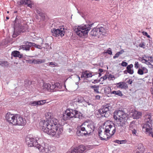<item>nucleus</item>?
I'll list each match as a JSON object with an SVG mask.
<instances>
[{
    "instance_id": "obj_59",
    "label": "nucleus",
    "mask_w": 153,
    "mask_h": 153,
    "mask_svg": "<svg viewBox=\"0 0 153 153\" xmlns=\"http://www.w3.org/2000/svg\"><path fill=\"white\" fill-rule=\"evenodd\" d=\"M33 64H38L37 59H33Z\"/></svg>"
},
{
    "instance_id": "obj_30",
    "label": "nucleus",
    "mask_w": 153,
    "mask_h": 153,
    "mask_svg": "<svg viewBox=\"0 0 153 153\" xmlns=\"http://www.w3.org/2000/svg\"><path fill=\"white\" fill-rule=\"evenodd\" d=\"M114 94L118 96L122 97L123 95V94L122 92L120 90L114 91L111 92V94Z\"/></svg>"
},
{
    "instance_id": "obj_17",
    "label": "nucleus",
    "mask_w": 153,
    "mask_h": 153,
    "mask_svg": "<svg viewBox=\"0 0 153 153\" xmlns=\"http://www.w3.org/2000/svg\"><path fill=\"white\" fill-rule=\"evenodd\" d=\"M60 85L59 83L56 82L54 84H52V85H51V88H50V90L49 91L54 92L57 91L59 88H60Z\"/></svg>"
},
{
    "instance_id": "obj_58",
    "label": "nucleus",
    "mask_w": 153,
    "mask_h": 153,
    "mask_svg": "<svg viewBox=\"0 0 153 153\" xmlns=\"http://www.w3.org/2000/svg\"><path fill=\"white\" fill-rule=\"evenodd\" d=\"M33 4H25V5H26L27 6L30 7V8L32 7V5Z\"/></svg>"
},
{
    "instance_id": "obj_21",
    "label": "nucleus",
    "mask_w": 153,
    "mask_h": 153,
    "mask_svg": "<svg viewBox=\"0 0 153 153\" xmlns=\"http://www.w3.org/2000/svg\"><path fill=\"white\" fill-rule=\"evenodd\" d=\"M50 88H51V84L48 83H44L42 87V92H44L45 91H50Z\"/></svg>"
},
{
    "instance_id": "obj_16",
    "label": "nucleus",
    "mask_w": 153,
    "mask_h": 153,
    "mask_svg": "<svg viewBox=\"0 0 153 153\" xmlns=\"http://www.w3.org/2000/svg\"><path fill=\"white\" fill-rule=\"evenodd\" d=\"M46 100H45L39 101H33L29 102L30 105L33 106L40 105H43L45 103Z\"/></svg>"
},
{
    "instance_id": "obj_28",
    "label": "nucleus",
    "mask_w": 153,
    "mask_h": 153,
    "mask_svg": "<svg viewBox=\"0 0 153 153\" xmlns=\"http://www.w3.org/2000/svg\"><path fill=\"white\" fill-rule=\"evenodd\" d=\"M137 152L139 153H143L144 151V148L143 145L140 143L137 146Z\"/></svg>"
},
{
    "instance_id": "obj_54",
    "label": "nucleus",
    "mask_w": 153,
    "mask_h": 153,
    "mask_svg": "<svg viewBox=\"0 0 153 153\" xmlns=\"http://www.w3.org/2000/svg\"><path fill=\"white\" fill-rule=\"evenodd\" d=\"M127 82L129 84L131 85L132 83V80L131 79H130L127 81Z\"/></svg>"
},
{
    "instance_id": "obj_44",
    "label": "nucleus",
    "mask_w": 153,
    "mask_h": 153,
    "mask_svg": "<svg viewBox=\"0 0 153 153\" xmlns=\"http://www.w3.org/2000/svg\"><path fill=\"white\" fill-rule=\"evenodd\" d=\"M142 69L144 73L146 74L148 73V70L146 67H143Z\"/></svg>"
},
{
    "instance_id": "obj_62",
    "label": "nucleus",
    "mask_w": 153,
    "mask_h": 153,
    "mask_svg": "<svg viewBox=\"0 0 153 153\" xmlns=\"http://www.w3.org/2000/svg\"><path fill=\"white\" fill-rule=\"evenodd\" d=\"M45 46L44 47V48L45 49V47L46 48H47L48 47H49V45L48 43H45Z\"/></svg>"
},
{
    "instance_id": "obj_9",
    "label": "nucleus",
    "mask_w": 153,
    "mask_h": 153,
    "mask_svg": "<svg viewBox=\"0 0 153 153\" xmlns=\"http://www.w3.org/2000/svg\"><path fill=\"white\" fill-rule=\"evenodd\" d=\"M13 123L14 125L24 126L26 123L25 119L19 114H15V120Z\"/></svg>"
},
{
    "instance_id": "obj_52",
    "label": "nucleus",
    "mask_w": 153,
    "mask_h": 153,
    "mask_svg": "<svg viewBox=\"0 0 153 153\" xmlns=\"http://www.w3.org/2000/svg\"><path fill=\"white\" fill-rule=\"evenodd\" d=\"M127 142V141L126 140H120V144H125Z\"/></svg>"
},
{
    "instance_id": "obj_41",
    "label": "nucleus",
    "mask_w": 153,
    "mask_h": 153,
    "mask_svg": "<svg viewBox=\"0 0 153 153\" xmlns=\"http://www.w3.org/2000/svg\"><path fill=\"white\" fill-rule=\"evenodd\" d=\"M137 74L140 75H143L144 74L142 69L139 68L137 71Z\"/></svg>"
},
{
    "instance_id": "obj_35",
    "label": "nucleus",
    "mask_w": 153,
    "mask_h": 153,
    "mask_svg": "<svg viewBox=\"0 0 153 153\" xmlns=\"http://www.w3.org/2000/svg\"><path fill=\"white\" fill-rule=\"evenodd\" d=\"M84 100V98L83 97H80L78 98L76 100V102H78V103H80L82 102Z\"/></svg>"
},
{
    "instance_id": "obj_6",
    "label": "nucleus",
    "mask_w": 153,
    "mask_h": 153,
    "mask_svg": "<svg viewBox=\"0 0 153 153\" xmlns=\"http://www.w3.org/2000/svg\"><path fill=\"white\" fill-rule=\"evenodd\" d=\"M105 126L104 130L105 134L109 136L107 138V140L110 138L115 133L116 127L111 121H108L105 123Z\"/></svg>"
},
{
    "instance_id": "obj_46",
    "label": "nucleus",
    "mask_w": 153,
    "mask_h": 153,
    "mask_svg": "<svg viewBox=\"0 0 153 153\" xmlns=\"http://www.w3.org/2000/svg\"><path fill=\"white\" fill-rule=\"evenodd\" d=\"M25 4H33V2L29 0H25Z\"/></svg>"
},
{
    "instance_id": "obj_25",
    "label": "nucleus",
    "mask_w": 153,
    "mask_h": 153,
    "mask_svg": "<svg viewBox=\"0 0 153 153\" xmlns=\"http://www.w3.org/2000/svg\"><path fill=\"white\" fill-rule=\"evenodd\" d=\"M133 65L132 64H131L127 66L126 67V70L127 72L130 74H132L134 73L133 69H131L133 68Z\"/></svg>"
},
{
    "instance_id": "obj_24",
    "label": "nucleus",
    "mask_w": 153,
    "mask_h": 153,
    "mask_svg": "<svg viewBox=\"0 0 153 153\" xmlns=\"http://www.w3.org/2000/svg\"><path fill=\"white\" fill-rule=\"evenodd\" d=\"M36 147L39 150L42 152H48V150L46 149V148L45 147H44L43 146L40 145V144L38 143L37 144V146H36Z\"/></svg>"
},
{
    "instance_id": "obj_33",
    "label": "nucleus",
    "mask_w": 153,
    "mask_h": 153,
    "mask_svg": "<svg viewBox=\"0 0 153 153\" xmlns=\"http://www.w3.org/2000/svg\"><path fill=\"white\" fill-rule=\"evenodd\" d=\"M135 127L129 128V130L131 131V133L133 135L137 136V135L136 134L137 131L135 128H134Z\"/></svg>"
},
{
    "instance_id": "obj_5",
    "label": "nucleus",
    "mask_w": 153,
    "mask_h": 153,
    "mask_svg": "<svg viewBox=\"0 0 153 153\" xmlns=\"http://www.w3.org/2000/svg\"><path fill=\"white\" fill-rule=\"evenodd\" d=\"M145 123L143 127V130L149 133V135L153 137V131H152V119L150 114L145 115Z\"/></svg>"
},
{
    "instance_id": "obj_8",
    "label": "nucleus",
    "mask_w": 153,
    "mask_h": 153,
    "mask_svg": "<svg viewBox=\"0 0 153 153\" xmlns=\"http://www.w3.org/2000/svg\"><path fill=\"white\" fill-rule=\"evenodd\" d=\"M66 29L63 27L56 29L53 28L51 30L52 35L55 37L63 36L65 34Z\"/></svg>"
},
{
    "instance_id": "obj_34",
    "label": "nucleus",
    "mask_w": 153,
    "mask_h": 153,
    "mask_svg": "<svg viewBox=\"0 0 153 153\" xmlns=\"http://www.w3.org/2000/svg\"><path fill=\"white\" fill-rule=\"evenodd\" d=\"M0 65L2 66H7L8 65V62L7 61H1L0 60Z\"/></svg>"
},
{
    "instance_id": "obj_10",
    "label": "nucleus",
    "mask_w": 153,
    "mask_h": 153,
    "mask_svg": "<svg viewBox=\"0 0 153 153\" xmlns=\"http://www.w3.org/2000/svg\"><path fill=\"white\" fill-rule=\"evenodd\" d=\"M37 138H30L28 137L26 138V142L29 146L36 147L38 143Z\"/></svg>"
},
{
    "instance_id": "obj_18",
    "label": "nucleus",
    "mask_w": 153,
    "mask_h": 153,
    "mask_svg": "<svg viewBox=\"0 0 153 153\" xmlns=\"http://www.w3.org/2000/svg\"><path fill=\"white\" fill-rule=\"evenodd\" d=\"M30 42H25L24 43L25 45H22L20 46V49L25 50L26 51H29L30 49Z\"/></svg>"
},
{
    "instance_id": "obj_39",
    "label": "nucleus",
    "mask_w": 153,
    "mask_h": 153,
    "mask_svg": "<svg viewBox=\"0 0 153 153\" xmlns=\"http://www.w3.org/2000/svg\"><path fill=\"white\" fill-rule=\"evenodd\" d=\"M135 122L134 121L131 122L129 125V128L136 127V125L135 124Z\"/></svg>"
},
{
    "instance_id": "obj_11",
    "label": "nucleus",
    "mask_w": 153,
    "mask_h": 153,
    "mask_svg": "<svg viewBox=\"0 0 153 153\" xmlns=\"http://www.w3.org/2000/svg\"><path fill=\"white\" fill-rule=\"evenodd\" d=\"M85 149V146L82 145H80L75 148L74 149L69 150L67 153H83Z\"/></svg>"
},
{
    "instance_id": "obj_12",
    "label": "nucleus",
    "mask_w": 153,
    "mask_h": 153,
    "mask_svg": "<svg viewBox=\"0 0 153 153\" xmlns=\"http://www.w3.org/2000/svg\"><path fill=\"white\" fill-rule=\"evenodd\" d=\"M85 124L83 123L79 127L78 129L77 130L76 134L78 136H83L88 134L87 132H86L85 128Z\"/></svg>"
},
{
    "instance_id": "obj_43",
    "label": "nucleus",
    "mask_w": 153,
    "mask_h": 153,
    "mask_svg": "<svg viewBox=\"0 0 153 153\" xmlns=\"http://www.w3.org/2000/svg\"><path fill=\"white\" fill-rule=\"evenodd\" d=\"M142 33L143 35L147 36L148 38H150V36L146 32L144 31L142 32Z\"/></svg>"
},
{
    "instance_id": "obj_20",
    "label": "nucleus",
    "mask_w": 153,
    "mask_h": 153,
    "mask_svg": "<svg viewBox=\"0 0 153 153\" xmlns=\"http://www.w3.org/2000/svg\"><path fill=\"white\" fill-rule=\"evenodd\" d=\"M12 56L11 58L12 59V56L14 57H18L19 58H22L23 57V55L22 53H20L19 51H14L12 52Z\"/></svg>"
},
{
    "instance_id": "obj_2",
    "label": "nucleus",
    "mask_w": 153,
    "mask_h": 153,
    "mask_svg": "<svg viewBox=\"0 0 153 153\" xmlns=\"http://www.w3.org/2000/svg\"><path fill=\"white\" fill-rule=\"evenodd\" d=\"M94 24L93 23L91 24L82 25L78 26L74 29L75 32L80 37L86 36L88 35L89 31L91 29V27Z\"/></svg>"
},
{
    "instance_id": "obj_60",
    "label": "nucleus",
    "mask_w": 153,
    "mask_h": 153,
    "mask_svg": "<svg viewBox=\"0 0 153 153\" xmlns=\"http://www.w3.org/2000/svg\"><path fill=\"white\" fill-rule=\"evenodd\" d=\"M100 96L99 95H97L95 96V98L96 99L99 100L100 99Z\"/></svg>"
},
{
    "instance_id": "obj_50",
    "label": "nucleus",
    "mask_w": 153,
    "mask_h": 153,
    "mask_svg": "<svg viewBox=\"0 0 153 153\" xmlns=\"http://www.w3.org/2000/svg\"><path fill=\"white\" fill-rule=\"evenodd\" d=\"M139 46L140 47L142 48H145V44H144V43L143 42L142 43H140L139 45Z\"/></svg>"
},
{
    "instance_id": "obj_3",
    "label": "nucleus",
    "mask_w": 153,
    "mask_h": 153,
    "mask_svg": "<svg viewBox=\"0 0 153 153\" xmlns=\"http://www.w3.org/2000/svg\"><path fill=\"white\" fill-rule=\"evenodd\" d=\"M25 31V27L21 24L20 17L16 16L14 21V32L13 37L16 38L21 33H23Z\"/></svg>"
},
{
    "instance_id": "obj_29",
    "label": "nucleus",
    "mask_w": 153,
    "mask_h": 153,
    "mask_svg": "<svg viewBox=\"0 0 153 153\" xmlns=\"http://www.w3.org/2000/svg\"><path fill=\"white\" fill-rule=\"evenodd\" d=\"M90 87L91 88L94 90V92L95 93L97 94L100 93V92L99 91V86L97 85H91Z\"/></svg>"
},
{
    "instance_id": "obj_49",
    "label": "nucleus",
    "mask_w": 153,
    "mask_h": 153,
    "mask_svg": "<svg viewBox=\"0 0 153 153\" xmlns=\"http://www.w3.org/2000/svg\"><path fill=\"white\" fill-rule=\"evenodd\" d=\"M134 67L136 69L138 68L139 67V64H138V62H135L134 64Z\"/></svg>"
},
{
    "instance_id": "obj_47",
    "label": "nucleus",
    "mask_w": 153,
    "mask_h": 153,
    "mask_svg": "<svg viewBox=\"0 0 153 153\" xmlns=\"http://www.w3.org/2000/svg\"><path fill=\"white\" fill-rule=\"evenodd\" d=\"M128 63L124 61H123L121 63V65L123 66L126 67Z\"/></svg>"
},
{
    "instance_id": "obj_64",
    "label": "nucleus",
    "mask_w": 153,
    "mask_h": 153,
    "mask_svg": "<svg viewBox=\"0 0 153 153\" xmlns=\"http://www.w3.org/2000/svg\"><path fill=\"white\" fill-rule=\"evenodd\" d=\"M100 72V73H102L103 71V70L102 69L100 68L98 70Z\"/></svg>"
},
{
    "instance_id": "obj_42",
    "label": "nucleus",
    "mask_w": 153,
    "mask_h": 153,
    "mask_svg": "<svg viewBox=\"0 0 153 153\" xmlns=\"http://www.w3.org/2000/svg\"><path fill=\"white\" fill-rule=\"evenodd\" d=\"M144 62H143V63H145L147 65H150L151 66H152V68H153V65L151 64V63L150 62H148L147 60L145 59V60H144Z\"/></svg>"
},
{
    "instance_id": "obj_26",
    "label": "nucleus",
    "mask_w": 153,
    "mask_h": 153,
    "mask_svg": "<svg viewBox=\"0 0 153 153\" xmlns=\"http://www.w3.org/2000/svg\"><path fill=\"white\" fill-rule=\"evenodd\" d=\"M118 85V88H128V85L126 84V83L124 82H120L117 84Z\"/></svg>"
},
{
    "instance_id": "obj_13",
    "label": "nucleus",
    "mask_w": 153,
    "mask_h": 153,
    "mask_svg": "<svg viewBox=\"0 0 153 153\" xmlns=\"http://www.w3.org/2000/svg\"><path fill=\"white\" fill-rule=\"evenodd\" d=\"M85 128L88 134H89L94 131L95 128V125L94 123L91 122L86 126L85 125Z\"/></svg>"
},
{
    "instance_id": "obj_22",
    "label": "nucleus",
    "mask_w": 153,
    "mask_h": 153,
    "mask_svg": "<svg viewBox=\"0 0 153 153\" xmlns=\"http://www.w3.org/2000/svg\"><path fill=\"white\" fill-rule=\"evenodd\" d=\"M142 115V113L140 112L135 111L132 114H131V116L134 119H138Z\"/></svg>"
},
{
    "instance_id": "obj_4",
    "label": "nucleus",
    "mask_w": 153,
    "mask_h": 153,
    "mask_svg": "<svg viewBox=\"0 0 153 153\" xmlns=\"http://www.w3.org/2000/svg\"><path fill=\"white\" fill-rule=\"evenodd\" d=\"M82 114L77 110L73 109H67L63 115V119L65 120L68 119L72 120L73 118H80L82 116Z\"/></svg>"
},
{
    "instance_id": "obj_45",
    "label": "nucleus",
    "mask_w": 153,
    "mask_h": 153,
    "mask_svg": "<svg viewBox=\"0 0 153 153\" xmlns=\"http://www.w3.org/2000/svg\"><path fill=\"white\" fill-rule=\"evenodd\" d=\"M106 53H108L109 54L111 55L112 54V52L111 49V48H109L106 51Z\"/></svg>"
},
{
    "instance_id": "obj_55",
    "label": "nucleus",
    "mask_w": 153,
    "mask_h": 153,
    "mask_svg": "<svg viewBox=\"0 0 153 153\" xmlns=\"http://www.w3.org/2000/svg\"><path fill=\"white\" fill-rule=\"evenodd\" d=\"M39 15L42 18L45 17L44 14L42 12L39 14Z\"/></svg>"
},
{
    "instance_id": "obj_38",
    "label": "nucleus",
    "mask_w": 153,
    "mask_h": 153,
    "mask_svg": "<svg viewBox=\"0 0 153 153\" xmlns=\"http://www.w3.org/2000/svg\"><path fill=\"white\" fill-rule=\"evenodd\" d=\"M84 75H85V77H92L93 76V75H92V74L91 73H84Z\"/></svg>"
},
{
    "instance_id": "obj_51",
    "label": "nucleus",
    "mask_w": 153,
    "mask_h": 153,
    "mask_svg": "<svg viewBox=\"0 0 153 153\" xmlns=\"http://www.w3.org/2000/svg\"><path fill=\"white\" fill-rule=\"evenodd\" d=\"M148 61H150L151 62H153V57L152 56H148Z\"/></svg>"
},
{
    "instance_id": "obj_57",
    "label": "nucleus",
    "mask_w": 153,
    "mask_h": 153,
    "mask_svg": "<svg viewBox=\"0 0 153 153\" xmlns=\"http://www.w3.org/2000/svg\"><path fill=\"white\" fill-rule=\"evenodd\" d=\"M103 78V80H105L107 78V76L106 75H105L103 77H102L100 79Z\"/></svg>"
},
{
    "instance_id": "obj_36",
    "label": "nucleus",
    "mask_w": 153,
    "mask_h": 153,
    "mask_svg": "<svg viewBox=\"0 0 153 153\" xmlns=\"http://www.w3.org/2000/svg\"><path fill=\"white\" fill-rule=\"evenodd\" d=\"M104 91L106 93L109 94V93H111V89L109 87H106L105 88Z\"/></svg>"
},
{
    "instance_id": "obj_48",
    "label": "nucleus",
    "mask_w": 153,
    "mask_h": 153,
    "mask_svg": "<svg viewBox=\"0 0 153 153\" xmlns=\"http://www.w3.org/2000/svg\"><path fill=\"white\" fill-rule=\"evenodd\" d=\"M33 59H28L26 60V62L27 63H28L30 64H33Z\"/></svg>"
},
{
    "instance_id": "obj_27",
    "label": "nucleus",
    "mask_w": 153,
    "mask_h": 153,
    "mask_svg": "<svg viewBox=\"0 0 153 153\" xmlns=\"http://www.w3.org/2000/svg\"><path fill=\"white\" fill-rule=\"evenodd\" d=\"M124 118H120L118 119L119 121L117 123L118 126H123L125 125L126 122V120L124 119Z\"/></svg>"
},
{
    "instance_id": "obj_15",
    "label": "nucleus",
    "mask_w": 153,
    "mask_h": 153,
    "mask_svg": "<svg viewBox=\"0 0 153 153\" xmlns=\"http://www.w3.org/2000/svg\"><path fill=\"white\" fill-rule=\"evenodd\" d=\"M124 112L120 110L117 111L114 113V117L116 120L119 119L120 118H125Z\"/></svg>"
},
{
    "instance_id": "obj_19",
    "label": "nucleus",
    "mask_w": 153,
    "mask_h": 153,
    "mask_svg": "<svg viewBox=\"0 0 153 153\" xmlns=\"http://www.w3.org/2000/svg\"><path fill=\"white\" fill-rule=\"evenodd\" d=\"M98 30L99 36L102 34L103 35H105L106 34V30L104 27L100 26V25L97 26Z\"/></svg>"
},
{
    "instance_id": "obj_1",
    "label": "nucleus",
    "mask_w": 153,
    "mask_h": 153,
    "mask_svg": "<svg viewBox=\"0 0 153 153\" xmlns=\"http://www.w3.org/2000/svg\"><path fill=\"white\" fill-rule=\"evenodd\" d=\"M46 119L39 123L42 131L48 134L58 137L63 132V127L57 119L51 117L50 113L45 114Z\"/></svg>"
},
{
    "instance_id": "obj_7",
    "label": "nucleus",
    "mask_w": 153,
    "mask_h": 153,
    "mask_svg": "<svg viewBox=\"0 0 153 153\" xmlns=\"http://www.w3.org/2000/svg\"><path fill=\"white\" fill-rule=\"evenodd\" d=\"M112 108V106L110 104H105L102 106L101 108L98 110L97 114L100 115L102 117H108L110 114V111Z\"/></svg>"
},
{
    "instance_id": "obj_23",
    "label": "nucleus",
    "mask_w": 153,
    "mask_h": 153,
    "mask_svg": "<svg viewBox=\"0 0 153 153\" xmlns=\"http://www.w3.org/2000/svg\"><path fill=\"white\" fill-rule=\"evenodd\" d=\"M97 26L96 28H94L90 33V34L93 36H99V34Z\"/></svg>"
},
{
    "instance_id": "obj_63",
    "label": "nucleus",
    "mask_w": 153,
    "mask_h": 153,
    "mask_svg": "<svg viewBox=\"0 0 153 153\" xmlns=\"http://www.w3.org/2000/svg\"><path fill=\"white\" fill-rule=\"evenodd\" d=\"M20 3L21 4H25V0H21Z\"/></svg>"
},
{
    "instance_id": "obj_56",
    "label": "nucleus",
    "mask_w": 153,
    "mask_h": 153,
    "mask_svg": "<svg viewBox=\"0 0 153 153\" xmlns=\"http://www.w3.org/2000/svg\"><path fill=\"white\" fill-rule=\"evenodd\" d=\"M114 142L115 143H116L119 144H120V140H117L114 141Z\"/></svg>"
},
{
    "instance_id": "obj_53",
    "label": "nucleus",
    "mask_w": 153,
    "mask_h": 153,
    "mask_svg": "<svg viewBox=\"0 0 153 153\" xmlns=\"http://www.w3.org/2000/svg\"><path fill=\"white\" fill-rule=\"evenodd\" d=\"M102 135L101 133L100 134H99V138L101 139V140H107V139L106 140L105 138H104L102 137L101 136Z\"/></svg>"
},
{
    "instance_id": "obj_31",
    "label": "nucleus",
    "mask_w": 153,
    "mask_h": 153,
    "mask_svg": "<svg viewBox=\"0 0 153 153\" xmlns=\"http://www.w3.org/2000/svg\"><path fill=\"white\" fill-rule=\"evenodd\" d=\"M30 47L31 46H34L35 48L39 49H42V47L41 45L35 44L34 43L31 42H30Z\"/></svg>"
},
{
    "instance_id": "obj_32",
    "label": "nucleus",
    "mask_w": 153,
    "mask_h": 153,
    "mask_svg": "<svg viewBox=\"0 0 153 153\" xmlns=\"http://www.w3.org/2000/svg\"><path fill=\"white\" fill-rule=\"evenodd\" d=\"M124 51L123 50H121L120 51L118 52L117 53L113 56V58L115 59L116 58L118 57L119 56L122 54Z\"/></svg>"
},
{
    "instance_id": "obj_14",
    "label": "nucleus",
    "mask_w": 153,
    "mask_h": 153,
    "mask_svg": "<svg viewBox=\"0 0 153 153\" xmlns=\"http://www.w3.org/2000/svg\"><path fill=\"white\" fill-rule=\"evenodd\" d=\"M5 118L7 121L9 123L12 124L14 125L13 123L15 120V114H10V113H7L5 116Z\"/></svg>"
},
{
    "instance_id": "obj_37",
    "label": "nucleus",
    "mask_w": 153,
    "mask_h": 153,
    "mask_svg": "<svg viewBox=\"0 0 153 153\" xmlns=\"http://www.w3.org/2000/svg\"><path fill=\"white\" fill-rule=\"evenodd\" d=\"M46 149H47L48 150L47 152H45V153H50L53 151L54 148L49 146L47 147Z\"/></svg>"
},
{
    "instance_id": "obj_40",
    "label": "nucleus",
    "mask_w": 153,
    "mask_h": 153,
    "mask_svg": "<svg viewBox=\"0 0 153 153\" xmlns=\"http://www.w3.org/2000/svg\"><path fill=\"white\" fill-rule=\"evenodd\" d=\"M38 64H39L42 63H44L45 62V59H37Z\"/></svg>"
},
{
    "instance_id": "obj_61",
    "label": "nucleus",
    "mask_w": 153,
    "mask_h": 153,
    "mask_svg": "<svg viewBox=\"0 0 153 153\" xmlns=\"http://www.w3.org/2000/svg\"><path fill=\"white\" fill-rule=\"evenodd\" d=\"M138 59L141 62H143V61H144V60H145V59H143V58H141L140 57H139V58Z\"/></svg>"
}]
</instances>
